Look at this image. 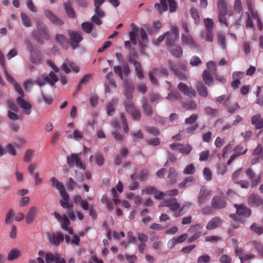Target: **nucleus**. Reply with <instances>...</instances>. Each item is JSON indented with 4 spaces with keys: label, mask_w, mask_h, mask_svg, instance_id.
<instances>
[{
    "label": "nucleus",
    "mask_w": 263,
    "mask_h": 263,
    "mask_svg": "<svg viewBox=\"0 0 263 263\" xmlns=\"http://www.w3.org/2000/svg\"><path fill=\"white\" fill-rule=\"evenodd\" d=\"M166 99L170 101H179L182 99V96L177 91H175L168 93Z\"/></svg>",
    "instance_id": "obj_34"
},
{
    "label": "nucleus",
    "mask_w": 263,
    "mask_h": 263,
    "mask_svg": "<svg viewBox=\"0 0 263 263\" xmlns=\"http://www.w3.org/2000/svg\"><path fill=\"white\" fill-rule=\"evenodd\" d=\"M44 14L47 18L55 25L62 26L64 24L62 20L49 9H45L44 11Z\"/></svg>",
    "instance_id": "obj_15"
},
{
    "label": "nucleus",
    "mask_w": 263,
    "mask_h": 263,
    "mask_svg": "<svg viewBox=\"0 0 263 263\" xmlns=\"http://www.w3.org/2000/svg\"><path fill=\"white\" fill-rule=\"evenodd\" d=\"M190 63L193 66H198L202 64V61L199 57L193 56L191 59Z\"/></svg>",
    "instance_id": "obj_53"
},
{
    "label": "nucleus",
    "mask_w": 263,
    "mask_h": 263,
    "mask_svg": "<svg viewBox=\"0 0 263 263\" xmlns=\"http://www.w3.org/2000/svg\"><path fill=\"white\" fill-rule=\"evenodd\" d=\"M212 133L211 132H208L207 133H204L202 135V140L204 142L209 143L212 140Z\"/></svg>",
    "instance_id": "obj_63"
},
{
    "label": "nucleus",
    "mask_w": 263,
    "mask_h": 263,
    "mask_svg": "<svg viewBox=\"0 0 263 263\" xmlns=\"http://www.w3.org/2000/svg\"><path fill=\"white\" fill-rule=\"evenodd\" d=\"M196 88L200 96L204 98L208 96V91L206 87L201 82H197Z\"/></svg>",
    "instance_id": "obj_24"
},
{
    "label": "nucleus",
    "mask_w": 263,
    "mask_h": 263,
    "mask_svg": "<svg viewBox=\"0 0 263 263\" xmlns=\"http://www.w3.org/2000/svg\"><path fill=\"white\" fill-rule=\"evenodd\" d=\"M58 81L59 78L57 77V76L53 71H50L49 73V75L43 74L42 76V78H37L35 81V82L40 86H43L45 85V82H46L51 86L55 88V84Z\"/></svg>",
    "instance_id": "obj_4"
},
{
    "label": "nucleus",
    "mask_w": 263,
    "mask_h": 263,
    "mask_svg": "<svg viewBox=\"0 0 263 263\" xmlns=\"http://www.w3.org/2000/svg\"><path fill=\"white\" fill-rule=\"evenodd\" d=\"M82 28L85 32L89 33L92 31L93 25L89 22H85L82 24Z\"/></svg>",
    "instance_id": "obj_52"
},
{
    "label": "nucleus",
    "mask_w": 263,
    "mask_h": 263,
    "mask_svg": "<svg viewBox=\"0 0 263 263\" xmlns=\"http://www.w3.org/2000/svg\"><path fill=\"white\" fill-rule=\"evenodd\" d=\"M216 191L217 194L214 195L212 198L211 203V207L215 210L226 208L227 205V198L220 189L217 188Z\"/></svg>",
    "instance_id": "obj_2"
},
{
    "label": "nucleus",
    "mask_w": 263,
    "mask_h": 263,
    "mask_svg": "<svg viewBox=\"0 0 263 263\" xmlns=\"http://www.w3.org/2000/svg\"><path fill=\"white\" fill-rule=\"evenodd\" d=\"M181 41L182 43L189 46L191 49L198 52L201 51L199 46L191 36H186L182 34L181 35Z\"/></svg>",
    "instance_id": "obj_10"
},
{
    "label": "nucleus",
    "mask_w": 263,
    "mask_h": 263,
    "mask_svg": "<svg viewBox=\"0 0 263 263\" xmlns=\"http://www.w3.org/2000/svg\"><path fill=\"white\" fill-rule=\"evenodd\" d=\"M69 36V43L73 49L79 46V43L83 40V36L80 32L75 31L72 30H68Z\"/></svg>",
    "instance_id": "obj_7"
},
{
    "label": "nucleus",
    "mask_w": 263,
    "mask_h": 263,
    "mask_svg": "<svg viewBox=\"0 0 263 263\" xmlns=\"http://www.w3.org/2000/svg\"><path fill=\"white\" fill-rule=\"evenodd\" d=\"M78 184L71 177L69 178L67 183V186L69 190L72 191L74 187H78Z\"/></svg>",
    "instance_id": "obj_55"
},
{
    "label": "nucleus",
    "mask_w": 263,
    "mask_h": 263,
    "mask_svg": "<svg viewBox=\"0 0 263 263\" xmlns=\"http://www.w3.org/2000/svg\"><path fill=\"white\" fill-rule=\"evenodd\" d=\"M223 222V220L219 217H213L208 223L206 229L212 230L220 227Z\"/></svg>",
    "instance_id": "obj_20"
},
{
    "label": "nucleus",
    "mask_w": 263,
    "mask_h": 263,
    "mask_svg": "<svg viewBox=\"0 0 263 263\" xmlns=\"http://www.w3.org/2000/svg\"><path fill=\"white\" fill-rule=\"evenodd\" d=\"M64 7L65 11L68 16L70 17H74L75 13L70 4L69 3H66L64 4Z\"/></svg>",
    "instance_id": "obj_42"
},
{
    "label": "nucleus",
    "mask_w": 263,
    "mask_h": 263,
    "mask_svg": "<svg viewBox=\"0 0 263 263\" xmlns=\"http://www.w3.org/2000/svg\"><path fill=\"white\" fill-rule=\"evenodd\" d=\"M132 63L134 64L137 77L139 79H143L144 78L143 71L140 63L137 61H134Z\"/></svg>",
    "instance_id": "obj_31"
},
{
    "label": "nucleus",
    "mask_w": 263,
    "mask_h": 263,
    "mask_svg": "<svg viewBox=\"0 0 263 263\" xmlns=\"http://www.w3.org/2000/svg\"><path fill=\"white\" fill-rule=\"evenodd\" d=\"M192 149L191 146L189 144L184 145L180 144L178 151L181 153L187 155L191 152Z\"/></svg>",
    "instance_id": "obj_45"
},
{
    "label": "nucleus",
    "mask_w": 263,
    "mask_h": 263,
    "mask_svg": "<svg viewBox=\"0 0 263 263\" xmlns=\"http://www.w3.org/2000/svg\"><path fill=\"white\" fill-rule=\"evenodd\" d=\"M204 110L206 115L212 117L216 116L218 113V110L217 109L213 108L210 106L205 107Z\"/></svg>",
    "instance_id": "obj_46"
},
{
    "label": "nucleus",
    "mask_w": 263,
    "mask_h": 263,
    "mask_svg": "<svg viewBox=\"0 0 263 263\" xmlns=\"http://www.w3.org/2000/svg\"><path fill=\"white\" fill-rule=\"evenodd\" d=\"M60 204L64 209H68L67 214L72 221H75L76 217L73 211V204L72 203L60 201Z\"/></svg>",
    "instance_id": "obj_19"
},
{
    "label": "nucleus",
    "mask_w": 263,
    "mask_h": 263,
    "mask_svg": "<svg viewBox=\"0 0 263 263\" xmlns=\"http://www.w3.org/2000/svg\"><path fill=\"white\" fill-rule=\"evenodd\" d=\"M16 103L23 109L25 114L27 115L30 114L31 105L28 102L24 100L22 97H17Z\"/></svg>",
    "instance_id": "obj_18"
},
{
    "label": "nucleus",
    "mask_w": 263,
    "mask_h": 263,
    "mask_svg": "<svg viewBox=\"0 0 263 263\" xmlns=\"http://www.w3.org/2000/svg\"><path fill=\"white\" fill-rule=\"evenodd\" d=\"M67 164L72 167L75 164L77 168L80 170H85V167L80 159L78 154H72L67 157Z\"/></svg>",
    "instance_id": "obj_9"
},
{
    "label": "nucleus",
    "mask_w": 263,
    "mask_h": 263,
    "mask_svg": "<svg viewBox=\"0 0 263 263\" xmlns=\"http://www.w3.org/2000/svg\"><path fill=\"white\" fill-rule=\"evenodd\" d=\"M234 9L235 11L238 13H240L242 10V5L240 0H235Z\"/></svg>",
    "instance_id": "obj_59"
},
{
    "label": "nucleus",
    "mask_w": 263,
    "mask_h": 263,
    "mask_svg": "<svg viewBox=\"0 0 263 263\" xmlns=\"http://www.w3.org/2000/svg\"><path fill=\"white\" fill-rule=\"evenodd\" d=\"M251 123L255 125L256 129H260L263 127V119L261 118L260 114L253 116L251 119Z\"/></svg>",
    "instance_id": "obj_26"
},
{
    "label": "nucleus",
    "mask_w": 263,
    "mask_h": 263,
    "mask_svg": "<svg viewBox=\"0 0 263 263\" xmlns=\"http://www.w3.org/2000/svg\"><path fill=\"white\" fill-rule=\"evenodd\" d=\"M218 42L222 46V48L224 49L226 48V39L223 34L219 33L218 34Z\"/></svg>",
    "instance_id": "obj_58"
},
{
    "label": "nucleus",
    "mask_w": 263,
    "mask_h": 263,
    "mask_svg": "<svg viewBox=\"0 0 263 263\" xmlns=\"http://www.w3.org/2000/svg\"><path fill=\"white\" fill-rule=\"evenodd\" d=\"M168 50L170 53L177 58H180L182 55V49L181 47L178 46H171L168 47Z\"/></svg>",
    "instance_id": "obj_28"
},
{
    "label": "nucleus",
    "mask_w": 263,
    "mask_h": 263,
    "mask_svg": "<svg viewBox=\"0 0 263 263\" xmlns=\"http://www.w3.org/2000/svg\"><path fill=\"white\" fill-rule=\"evenodd\" d=\"M14 216V212L13 210L10 209L9 210V211L7 212L6 218H5V222L7 224L10 223Z\"/></svg>",
    "instance_id": "obj_62"
},
{
    "label": "nucleus",
    "mask_w": 263,
    "mask_h": 263,
    "mask_svg": "<svg viewBox=\"0 0 263 263\" xmlns=\"http://www.w3.org/2000/svg\"><path fill=\"white\" fill-rule=\"evenodd\" d=\"M33 37L40 43L43 42V39L46 40L50 39V34L44 23L42 22L37 23L36 31L33 33Z\"/></svg>",
    "instance_id": "obj_3"
},
{
    "label": "nucleus",
    "mask_w": 263,
    "mask_h": 263,
    "mask_svg": "<svg viewBox=\"0 0 263 263\" xmlns=\"http://www.w3.org/2000/svg\"><path fill=\"white\" fill-rule=\"evenodd\" d=\"M211 192L202 186L199 191L198 196V201L200 205L205 204L210 198Z\"/></svg>",
    "instance_id": "obj_11"
},
{
    "label": "nucleus",
    "mask_w": 263,
    "mask_h": 263,
    "mask_svg": "<svg viewBox=\"0 0 263 263\" xmlns=\"http://www.w3.org/2000/svg\"><path fill=\"white\" fill-rule=\"evenodd\" d=\"M203 174L204 179L207 181H210L212 178V173L209 168L205 167L203 171Z\"/></svg>",
    "instance_id": "obj_54"
},
{
    "label": "nucleus",
    "mask_w": 263,
    "mask_h": 263,
    "mask_svg": "<svg viewBox=\"0 0 263 263\" xmlns=\"http://www.w3.org/2000/svg\"><path fill=\"white\" fill-rule=\"evenodd\" d=\"M217 173L219 174L224 175L228 170V168L225 163H219L217 165Z\"/></svg>",
    "instance_id": "obj_48"
},
{
    "label": "nucleus",
    "mask_w": 263,
    "mask_h": 263,
    "mask_svg": "<svg viewBox=\"0 0 263 263\" xmlns=\"http://www.w3.org/2000/svg\"><path fill=\"white\" fill-rule=\"evenodd\" d=\"M131 26L133 27V28L129 33V38L132 44L134 45H136L137 44L136 33L138 32V29L135 26V24L133 23L131 24Z\"/></svg>",
    "instance_id": "obj_35"
},
{
    "label": "nucleus",
    "mask_w": 263,
    "mask_h": 263,
    "mask_svg": "<svg viewBox=\"0 0 263 263\" xmlns=\"http://www.w3.org/2000/svg\"><path fill=\"white\" fill-rule=\"evenodd\" d=\"M190 14L194 20L195 23L198 24L200 22V16L198 10L195 7H192L190 9Z\"/></svg>",
    "instance_id": "obj_36"
},
{
    "label": "nucleus",
    "mask_w": 263,
    "mask_h": 263,
    "mask_svg": "<svg viewBox=\"0 0 263 263\" xmlns=\"http://www.w3.org/2000/svg\"><path fill=\"white\" fill-rule=\"evenodd\" d=\"M50 181L52 183V186L54 188H56L58 190L61 191L65 189L63 185L59 181L54 177H52L50 179Z\"/></svg>",
    "instance_id": "obj_38"
},
{
    "label": "nucleus",
    "mask_w": 263,
    "mask_h": 263,
    "mask_svg": "<svg viewBox=\"0 0 263 263\" xmlns=\"http://www.w3.org/2000/svg\"><path fill=\"white\" fill-rule=\"evenodd\" d=\"M195 172V167L193 164H191L187 165L183 170V173L186 175L192 174Z\"/></svg>",
    "instance_id": "obj_61"
},
{
    "label": "nucleus",
    "mask_w": 263,
    "mask_h": 263,
    "mask_svg": "<svg viewBox=\"0 0 263 263\" xmlns=\"http://www.w3.org/2000/svg\"><path fill=\"white\" fill-rule=\"evenodd\" d=\"M7 106L8 108L10 109L9 110H11V111H13L14 112H17L19 111V108L17 106V105L14 103V102L11 100H9L7 101Z\"/></svg>",
    "instance_id": "obj_44"
},
{
    "label": "nucleus",
    "mask_w": 263,
    "mask_h": 263,
    "mask_svg": "<svg viewBox=\"0 0 263 263\" xmlns=\"http://www.w3.org/2000/svg\"><path fill=\"white\" fill-rule=\"evenodd\" d=\"M168 4L170 12H175L177 7V4L174 0H160V4L156 3L155 5V8L159 11L160 13H162L167 10Z\"/></svg>",
    "instance_id": "obj_5"
},
{
    "label": "nucleus",
    "mask_w": 263,
    "mask_h": 263,
    "mask_svg": "<svg viewBox=\"0 0 263 263\" xmlns=\"http://www.w3.org/2000/svg\"><path fill=\"white\" fill-rule=\"evenodd\" d=\"M162 99L161 95L158 93H152L149 95L150 102L153 103L160 100Z\"/></svg>",
    "instance_id": "obj_60"
},
{
    "label": "nucleus",
    "mask_w": 263,
    "mask_h": 263,
    "mask_svg": "<svg viewBox=\"0 0 263 263\" xmlns=\"http://www.w3.org/2000/svg\"><path fill=\"white\" fill-rule=\"evenodd\" d=\"M157 69H152L148 73V76L149 78V80L154 85H158V81L156 79V77H157Z\"/></svg>",
    "instance_id": "obj_40"
},
{
    "label": "nucleus",
    "mask_w": 263,
    "mask_h": 263,
    "mask_svg": "<svg viewBox=\"0 0 263 263\" xmlns=\"http://www.w3.org/2000/svg\"><path fill=\"white\" fill-rule=\"evenodd\" d=\"M42 55L41 52L38 51H34L31 53L30 60L31 62L35 64H39L41 63Z\"/></svg>",
    "instance_id": "obj_33"
},
{
    "label": "nucleus",
    "mask_w": 263,
    "mask_h": 263,
    "mask_svg": "<svg viewBox=\"0 0 263 263\" xmlns=\"http://www.w3.org/2000/svg\"><path fill=\"white\" fill-rule=\"evenodd\" d=\"M141 104L143 114L147 117H152L154 114V109L145 97L142 98Z\"/></svg>",
    "instance_id": "obj_12"
},
{
    "label": "nucleus",
    "mask_w": 263,
    "mask_h": 263,
    "mask_svg": "<svg viewBox=\"0 0 263 263\" xmlns=\"http://www.w3.org/2000/svg\"><path fill=\"white\" fill-rule=\"evenodd\" d=\"M37 209L35 206H32L30 208L26 216L25 221L28 224H31L34 220Z\"/></svg>",
    "instance_id": "obj_22"
},
{
    "label": "nucleus",
    "mask_w": 263,
    "mask_h": 263,
    "mask_svg": "<svg viewBox=\"0 0 263 263\" xmlns=\"http://www.w3.org/2000/svg\"><path fill=\"white\" fill-rule=\"evenodd\" d=\"M179 30L177 27L172 26L171 31L165 33L166 45L168 47L175 45V43L179 37Z\"/></svg>",
    "instance_id": "obj_8"
},
{
    "label": "nucleus",
    "mask_w": 263,
    "mask_h": 263,
    "mask_svg": "<svg viewBox=\"0 0 263 263\" xmlns=\"http://www.w3.org/2000/svg\"><path fill=\"white\" fill-rule=\"evenodd\" d=\"M34 152V151L32 149H27L25 152L24 156V161L25 162H30Z\"/></svg>",
    "instance_id": "obj_47"
},
{
    "label": "nucleus",
    "mask_w": 263,
    "mask_h": 263,
    "mask_svg": "<svg viewBox=\"0 0 263 263\" xmlns=\"http://www.w3.org/2000/svg\"><path fill=\"white\" fill-rule=\"evenodd\" d=\"M21 18L23 25L26 27H29L31 26V23L29 17L25 13L21 14Z\"/></svg>",
    "instance_id": "obj_50"
},
{
    "label": "nucleus",
    "mask_w": 263,
    "mask_h": 263,
    "mask_svg": "<svg viewBox=\"0 0 263 263\" xmlns=\"http://www.w3.org/2000/svg\"><path fill=\"white\" fill-rule=\"evenodd\" d=\"M178 177V174L176 173L174 167H171L169 169V172L167 176L168 180L167 184L170 185H174L177 181L176 178Z\"/></svg>",
    "instance_id": "obj_23"
},
{
    "label": "nucleus",
    "mask_w": 263,
    "mask_h": 263,
    "mask_svg": "<svg viewBox=\"0 0 263 263\" xmlns=\"http://www.w3.org/2000/svg\"><path fill=\"white\" fill-rule=\"evenodd\" d=\"M251 231L260 235L263 233V227L256 223H253L250 227Z\"/></svg>",
    "instance_id": "obj_39"
},
{
    "label": "nucleus",
    "mask_w": 263,
    "mask_h": 263,
    "mask_svg": "<svg viewBox=\"0 0 263 263\" xmlns=\"http://www.w3.org/2000/svg\"><path fill=\"white\" fill-rule=\"evenodd\" d=\"M204 23L207 31H212L213 28V21L211 18H206L204 20Z\"/></svg>",
    "instance_id": "obj_64"
},
{
    "label": "nucleus",
    "mask_w": 263,
    "mask_h": 263,
    "mask_svg": "<svg viewBox=\"0 0 263 263\" xmlns=\"http://www.w3.org/2000/svg\"><path fill=\"white\" fill-rule=\"evenodd\" d=\"M68 137L70 139H74L77 140H80L83 138V134L80 131L76 129L73 134L69 135Z\"/></svg>",
    "instance_id": "obj_43"
},
{
    "label": "nucleus",
    "mask_w": 263,
    "mask_h": 263,
    "mask_svg": "<svg viewBox=\"0 0 263 263\" xmlns=\"http://www.w3.org/2000/svg\"><path fill=\"white\" fill-rule=\"evenodd\" d=\"M124 107L126 110L130 114L137 109L134 104L130 102H125L124 103Z\"/></svg>",
    "instance_id": "obj_49"
},
{
    "label": "nucleus",
    "mask_w": 263,
    "mask_h": 263,
    "mask_svg": "<svg viewBox=\"0 0 263 263\" xmlns=\"http://www.w3.org/2000/svg\"><path fill=\"white\" fill-rule=\"evenodd\" d=\"M211 257L209 255L200 256L197 260V263H210Z\"/></svg>",
    "instance_id": "obj_51"
},
{
    "label": "nucleus",
    "mask_w": 263,
    "mask_h": 263,
    "mask_svg": "<svg viewBox=\"0 0 263 263\" xmlns=\"http://www.w3.org/2000/svg\"><path fill=\"white\" fill-rule=\"evenodd\" d=\"M91 78L90 74H86L80 80L79 84L78 85L76 90L79 91L81 89L82 85L86 84Z\"/></svg>",
    "instance_id": "obj_37"
},
{
    "label": "nucleus",
    "mask_w": 263,
    "mask_h": 263,
    "mask_svg": "<svg viewBox=\"0 0 263 263\" xmlns=\"http://www.w3.org/2000/svg\"><path fill=\"white\" fill-rule=\"evenodd\" d=\"M47 236L50 243L56 246H59L64 239V235L61 232L48 234Z\"/></svg>",
    "instance_id": "obj_13"
},
{
    "label": "nucleus",
    "mask_w": 263,
    "mask_h": 263,
    "mask_svg": "<svg viewBox=\"0 0 263 263\" xmlns=\"http://www.w3.org/2000/svg\"><path fill=\"white\" fill-rule=\"evenodd\" d=\"M254 156L260 157L261 160H263V146L261 144H258L253 152Z\"/></svg>",
    "instance_id": "obj_41"
},
{
    "label": "nucleus",
    "mask_w": 263,
    "mask_h": 263,
    "mask_svg": "<svg viewBox=\"0 0 263 263\" xmlns=\"http://www.w3.org/2000/svg\"><path fill=\"white\" fill-rule=\"evenodd\" d=\"M123 86L125 89V96L128 99H132L134 88L132 81L128 79L123 80Z\"/></svg>",
    "instance_id": "obj_17"
},
{
    "label": "nucleus",
    "mask_w": 263,
    "mask_h": 263,
    "mask_svg": "<svg viewBox=\"0 0 263 263\" xmlns=\"http://www.w3.org/2000/svg\"><path fill=\"white\" fill-rule=\"evenodd\" d=\"M217 9L219 22L228 26L226 16L228 14L227 4L224 0H219L218 1Z\"/></svg>",
    "instance_id": "obj_6"
},
{
    "label": "nucleus",
    "mask_w": 263,
    "mask_h": 263,
    "mask_svg": "<svg viewBox=\"0 0 263 263\" xmlns=\"http://www.w3.org/2000/svg\"><path fill=\"white\" fill-rule=\"evenodd\" d=\"M194 182V179L193 177H187L178 184V186L180 189H185L191 186Z\"/></svg>",
    "instance_id": "obj_30"
},
{
    "label": "nucleus",
    "mask_w": 263,
    "mask_h": 263,
    "mask_svg": "<svg viewBox=\"0 0 263 263\" xmlns=\"http://www.w3.org/2000/svg\"><path fill=\"white\" fill-rule=\"evenodd\" d=\"M21 251L16 249H13L8 253L7 259L9 261H12L16 259L21 256Z\"/></svg>",
    "instance_id": "obj_32"
},
{
    "label": "nucleus",
    "mask_w": 263,
    "mask_h": 263,
    "mask_svg": "<svg viewBox=\"0 0 263 263\" xmlns=\"http://www.w3.org/2000/svg\"><path fill=\"white\" fill-rule=\"evenodd\" d=\"M55 39L64 48L67 49L68 48L70 44L69 41L65 36L61 34H58L56 35Z\"/></svg>",
    "instance_id": "obj_29"
},
{
    "label": "nucleus",
    "mask_w": 263,
    "mask_h": 263,
    "mask_svg": "<svg viewBox=\"0 0 263 263\" xmlns=\"http://www.w3.org/2000/svg\"><path fill=\"white\" fill-rule=\"evenodd\" d=\"M62 223L61 224V228L64 231L68 232L69 234H73V231L72 229L70 227H68V226L70 224V222L68 217L66 215H64L63 219H62Z\"/></svg>",
    "instance_id": "obj_25"
},
{
    "label": "nucleus",
    "mask_w": 263,
    "mask_h": 263,
    "mask_svg": "<svg viewBox=\"0 0 263 263\" xmlns=\"http://www.w3.org/2000/svg\"><path fill=\"white\" fill-rule=\"evenodd\" d=\"M202 79L205 84L209 86L214 84V79L212 73L208 70L203 71L202 73Z\"/></svg>",
    "instance_id": "obj_27"
},
{
    "label": "nucleus",
    "mask_w": 263,
    "mask_h": 263,
    "mask_svg": "<svg viewBox=\"0 0 263 263\" xmlns=\"http://www.w3.org/2000/svg\"><path fill=\"white\" fill-rule=\"evenodd\" d=\"M262 201L261 197L255 194H251L248 198V204L250 205H260L262 203Z\"/></svg>",
    "instance_id": "obj_21"
},
{
    "label": "nucleus",
    "mask_w": 263,
    "mask_h": 263,
    "mask_svg": "<svg viewBox=\"0 0 263 263\" xmlns=\"http://www.w3.org/2000/svg\"><path fill=\"white\" fill-rule=\"evenodd\" d=\"M159 207H167L172 212L179 209V211L174 214L176 217H178L183 215L182 211L185 208V205H183L181 208V204L178 202L177 199L172 197L164 200L162 203L159 205Z\"/></svg>",
    "instance_id": "obj_1"
},
{
    "label": "nucleus",
    "mask_w": 263,
    "mask_h": 263,
    "mask_svg": "<svg viewBox=\"0 0 263 263\" xmlns=\"http://www.w3.org/2000/svg\"><path fill=\"white\" fill-rule=\"evenodd\" d=\"M178 89L190 98H194L196 96V91L192 88H189L185 83H180L178 84Z\"/></svg>",
    "instance_id": "obj_14"
},
{
    "label": "nucleus",
    "mask_w": 263,
    "mask_h": 263,
    "mask_svg": "<svg viewBox=\"0 0 263 263\" xmlns=\"http://www.w3.org/2000/svg\"><path fill=\"white\" fill-rule=\"evenodd\" d=\"M198 116L197 114H192L190 117L185 119V123L186 124H192L194 123L198 119Z\"/></svg>",
    "instance_id": "obj_56"
},
{
    "label": "nucleus",
    "mask_w": 263,
    "mask_h": 263,
    "mask_svg": "<svg viewBox=\"0 0 263 263\" xmlns=\"http://www.w3.org/2000/svg\"><path fill=\"white\" fill-rule=\"evenodd\" d=\"M207 67L209 71L213 74H215L216 72V65L213 61H210L207 63Z\"/></svg>",
    "instance_id": "obj_57"
},
{
    "label": "nucleus",
    "mask_w": 263,
    "mask_h": 263,
    "mask_svg": "<svg viewBox=\"0 0 263 263\" xmlns=\"http://www.w3.org/2000/svg\"><path fill=\"white\" fill-rule=\"evenodd\" d=\"M234 206L236 208V214L245 217H249L251 215V210L243 204H235Z\"/></svg>",
    "instance_id": "obj_16"
}]
</instances>
